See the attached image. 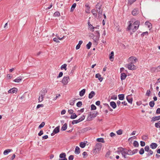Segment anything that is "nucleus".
Returning a JSON list of instances; mask_svg holds the SVG:
<instances>
[{
    "instance_id": "obj_1",
    "label": "nucleus",
    "mask_w": 160,
    "mask_h": 160,
    "mask_svg": "<svg viewBox=\"0 0 160 160\" xmlns=\"http://www.w3.org/2000/svg\"><path fill=\"white\" fill-rule=\"evenodd\" d=\"M129 24L127 28V30H132L133 32H135L139 27L140 22L137 21L135 22L132 24L131 22H129Z\"/></svg>"
},
{
    "instance_id": "obj_2",
    "label": "nucleus",
    "mask_w": 160,
    "mask_h": 160,
    "mask_svg": "<svg viewBox=\"0 0 160 160\" xmlns=\"http://www.w3.org/2000/svg\"><path fill=\"white\" fill-rule=\"evenodd\" d=\"M102 5L100 3H98L96 5V8L97 9V11L98 13V17H101L102 16V11L101 9Z\"/></svg>"
},
{
    "instance_id": "obj_3",
    "label": "nucleus",
    "mask_w": 160,
    "mask_h": 160,
    "mask_svg": "<svg viewBox=\"0 0 160 160\" xmlns=\"http://www.w3.org/2000/svg\"><path fill=\"white\" fill-rule=\"evenodd\" d=\"M102 144L100 142L97 143L94 146V150L96 152H99L101 149Z\"/></svg>"
},
{
    "instance_id": "obj_4",
    "label": "nucleus",
    "mask_w": 160,
    "mask_h": 160,
    "mask_svg": "<svg viewBox=\"0 0 160 160\" xmlns=\"http://www.w3.org/2000/svg\"><path fill=\"white\" fill-rule=\"evenodd\" d=\"M118 149L124 158H126L127 157H126V156L127 155V149L121 147L118 148Z\"/></svg>"
},
{
    "instance_id": "obj_5",
    "label": "nucleus",
    "mask_w": 160,
    "mask_h": 160,
    "mask_svg": "<svg viewBox=\"0 0 160 160\" xmlns=\"http://www.w3.org/2000/svg\"><path fill=\"white\" fill-rule=\"evenodd\" d=\"M125 66L129 70H134L136 69V67L132 63L126 64Z\"/></svg>"
},
{
    "instance_id": "obj_6",
    "label": "nucleus",
    "mask_w": 160,
    "mask_h": 160,
    "mask_svg": "<svg viewBox=\"0 0 160 160\" xmlns=\"http://www.w3.org/2000/svg\"><path fill=\"white\" fill-rule=\"evenodd\" d=\"M47 92V91H45V90H43V91H42V94L39 97L38 101L39 102H40L42 101L43 97L45 95V93Z\"/></svg>"
},
{
    "instance_id": "obj_7",
    "label": "nucleus",
    "mask_w": 160,
    "mask_h": 160,
    "mask_svg": "<svg viewBox=\"0 0 160 160\" xmlns=\"http://www.w3.org/2000/svg\"><path fill=\"white\" fill-rule=\"evenodd\" d=\"M59 157L60 158L59 159V160H68L66 158V154L65 153H62L60 154Z\"/></svg>"
},
{
    "instance_id": "obj_8",
    "label": "nucleus",
    "mask_w": 160,
    "mask_h": 160,
    "mask_svg": "<svg viewBox=\"0 0 160 160\" xmlns=\"http://www.w3.org/2000/svg\"><path fill=\"white\" fill-rule=\"evenodd\" d=\"M69 79V77H64L62 80V82L64 85L68 84Z\"/></svg>"
},
{
    "instance_id": "obj_9",
    "label": "nucleus",
    "mask_w": 160,
    "mask_h": 160,
    "mask_svg": "<svg viewBox=\"0 0 160 160\" xmlns=\"http://www.w3.org/2000/svg\"><path fill=\"white\" fill-rule=\"evenodd\" d=\"M98 112L97 111H95L92 114H90L88 115V117H89L90 118H94L95 117L98 115Z\"/></svg>"
},
{
    "instance_id": "obj_10",
    "label": "nucleus",
    "mask_w": 160,
    "mask_h": 160,
    "mask_svg": "<svg viewBox=\"0 0 160 160\" xmlns=\"http://www.w3.org/2000/svg\"><path fill=\"white\" fill-rule=\"evenodd\" d=\"M18 89L16 88H13L9 90L8 91L9 93H16L17 92Z\"/></svg>"
},
{
    "instance_id": "obj_11",
    "label": "nucleus",
    "mask_w": 160,
    "mask_h": 160,
    "mask_svg": "<svg viewBox=\"0 0 160 160\" xmlns=\"http://www.w3.org/2000/svg\"><path fill=\"white\" fill-rule=\"evenodd\" d=\"M150 146L151 148L154 149H156L157 148L158 144L156 143L152 142L150 145Z\"/></svg>"
},
{
    "instance_id": "obj_12",
    "label": "nucleus",
    "mask_w": 160,
    "mask_h": 160,
    "mask_svg": "<svg viewBox=\"0 0 160 160\" xmlns=\"http://www.w3.org/2000/svg\"><path fill=\"white\" fill-rule=\"evenodd\" d=\"M150 71L151 72H158L159 71V70L158 69L157 67H152L150 69Z\"/></svg>"
},
{
    "instance_id": "obj_13",
    "label": "nucleus",
    "mask_w": 160,
    "mask_h": 160,
    "mask_svg": "<svg viewBox=\"0 0 160 160\" xmlns=\"http://www.w3.org/2000/svg\"><path fill=\"white\" fill-rule=\"evenodd\" d=\"M95 77L98 78L100 82H101L103 80V78L101 77V76L99 73L96 74Z\"/></svg>"
},
{
    "instance_id": "obj_14",
    "label": "nucleus",
    "mask_w": 160,
    "mask_h": 160,
    "mask_svg": "<svg viewBox=\"0 0 160 160\" xmlns=\"http://www.w3.org/2000/svg\"><path fill=\"white\" fill-rule=\"evenodd\" d=\"M138 10L137 9H135L132 11V14L134 16L137 15L138 13Z\"/></svg>"
},
{
    "instance_id": "obj_15",
    "label": "nucleus",
    "mask_w": 160,
    "mask_h": 160,
    "mask_svg": "<svg viewBox=\"0 0 160 160\" xmlns=\"http://www.w3.org/2000/svg\"><path fill=\"white\" fill-rule=\"evenodd\" d=\"M95 93L94 91H92L89 94L88 98L89 99L92 98L95 95Z\"/></svg>"
},
{
    "instance_id": "obj_16",
    "label": "nucleus",
    "mask_w": 160,
    "mask_h": 160,
    "mask_svg": "<svg viewBox=\"0 0 160 160\" xmlns=\"http://www.w3.org/2000/svg\"><path fill=\"white\" fill-rule=\"evenodd\" d=\"M110 105L113 109L117 107L116 103L113 101L111 102H110Z\"/></svg>"
},
{
    "instance_id": "obj_17",
    "label": "nucleus",
    "mask_w": 160,
    "mask_h": 160,
    "mask_svg": "<svg viewBox=\"0 0 160 160\" xmlns=\"http://www.w3.org/2000/svg\"><path fill=\"white\" fill-rule=\"evenodd\" d=\"M127 75L125 73H122L121 74V80H124L127 77Z\"/></svg>"
},
{
    "instance_id": "obj_18",
    "label": "nucleus",
    "mask_w": 160,
    "mask_h": 160,
    "mask_svg": "<svg viewBox=\"0 0 160 160\" xmlns=\"http://www.w3.org/2000/svg\"><path fill=\"white\" fill-rule=\"evenodd\" d=\"M160 119V115L158 116L153 117L152 118L151 121L153 122L157 120H158Z\"/></svg>"
},
{
    "instance_id": "obj_19",
    "label": "nucleus",
    "mask_w": 160,
    "mask_h": 160,
    "mask_svg": "<svg viewBox=\"0 0 160 160\" xmlns=\"http://www.w3.org/2000/svg\"><path fill=\"white\" fill-rule=\"evenodd\" d=\"M86 92V89H83L79 92V95L81 97L83 96L85 94Z\"/></svg>"
},
{
    "instance_id": "obj_20",
    "label": "nucleus",
    "mask_w": 160,
    "mask_h": 160,
    "mask_svg": "<svg viewBox=\"0 0 160 160\" xmlns=\"http://www.w3.org/2000/svg\"><path fill=\"white\" fill-rule=\"evenodd\" d=\"M80 153V148L78 146L76 147L75 150V153L77 154H78Z\"/></svg>"
},
{
    "instance_id": "obj_21",
    "label": "nucleus",
    "mask_w": 160,
    "mask_h": 160,
    "mask_svg": "<svg viewBox=\"0 0 160 160\" xmlns=\"http://www.w3.org/2000/svg\"><path fill=\"white\" fill-rule=\"evenodd\" d=\"M53 132H54V133H58L59 131V126H58L56 127L53 130Z\"/></svg>"
},
{
    "instance_id": "obj_22",
    "label": "nucleus",
    "mask_w": 160,
    "mask_h": 160,
    "mask_svg": "<svg viewBox=\"0 0 160 160\" xmlns=\"http://www.w3.org/2000/svg\"><path fill=\"white\" fill-rule=\"evenodd\" d=\"M126 98L127 100L129 103L131 104L132 103V98H131L129 96H128Z\"/></svg>"
},
{
    "instance_id": "obj_23",
    "label": "nucleus",
    "mask_w": 160,
    "mask_h": 160,
    "mask_svg": "<svg viewBox=\"0 0 160 160\" xmlns=\"http://www.w3.org/2000/svg\"><path fill=\"white\" fill-rule=\"evenodd\" d=\"M88 26L90 28V30H93L92 31H93V30L95 28V27H93L92 25H91L89 21H88Z\"/></svg>"
},
{
    "instance_id": "obj_24",
    "label": "nucleus",
    "mask_w": 160,
    "mask_h": 160,
    "mask_svg": "<svg viewBox=\"0 0 160 160\" xmlns=\"http://www.w3.org/2000/svg\"><path fill=\"white\" fill-rule=\"evenodd\" d=\"M21 80H22V79L20 77H19L17 78L16 79H14L13 80V81L16 82H19Z\"/></svg>"
},
{
    "instance_id": "obj_25",
    "label": "nucleus",
    "mask_w": 160,
    "mask_h": 160,
    "mask_svg": "<svg viewBox=\"0 0 160 160\" xmlns=\"http://www.w3.org/2000/svg\"><path fill=\"white\" fill-rule=\"evenodd\" d=\"M91 129V128L90 127H87L82 129V132H85L88 130H90Z\"/></svg>"
},
{
    "instance_id": "obj_26",
    "label": "nucleus",
    "mask_w": 160,
    "mask_h": 160,
    "mask_svg": "<svg viewBox=\"0 0 160 160\" xmlns=\"http://www.w3.org/2000/svg\"><path fill=\"white\" fill-rule=\"evenodd\" d=\"M67 123H65L62 127V128H61V130L62 131H65L67 129Z\"/></svg>"
},
{
    "instance_id": "obj_27",
    "label": "nucleus",
    "mask_w": 160,
    "mask_h": 160,
    "mask_svg": "<svg viewBox=\"0 0 160 160\" xmlns=\"http://www.w3.org/2000/svg\"><path fill=\"white\" fill-rule=\"evenodd\" d=\"M118 98L120 100H123L124 97V95L123 94H119L118 95Z\"/></svg>"
},
{
    "instance_id": "obj_28",
    "label": "nucleus",
    "mask_w": 160,
    "mask_h": 160,
    "mask_svg": "<svg viewBox=\"0 0 160 160\" xmlns=\"http://www.w3.org/2000/svg\"><path fill=\"white\" fill-rule=\"evenodd\" d=\"M12 150L10 149H6L4 151L3 154L5 155H7L8 153L10 152Z\"/></svg>"
},
{
    "instance_id": "obj_29",
    "label": "nucleus",
    "mask_w": 160,
    "mask_h": 160,
    "mask_svg": "<svg viewBox=\"0 0 160 160\" xmlns=\"http://www.w3.org/2000/svg\"><path fill=\"white\" fill-rule=\"evenodd\" d=\"M148 153L147 154V157L150 156L152 155L153 154V152L151 149H150L149 151H148Z\"/></svg>"
},
{
    "instance_id": "obj_30",
    "label": "nucleus",
    "mask_w": 160,
    "mask_h": 160,
    "mask_svg": "<svg viewBox=\"0 0 160 160\" xmlns=\"http://www.w3.org/2000/svg\"><path fill=\"white\" fill-rule=\"evenodd\" d=\"M86 144V143H85L82 142L80 143L79 146L81 148H83L85 147Z\"/></svg>"
},
{
    "instance_id": "obj_31",
    "label": "nucleus",
    "mask_w": 160,
    "mask_h": 160,
    "mask_svg": "<svg viewBox=\"0 0 160 160\" xmlns=\"http://www.w3.org/2000/svg\"><path fill=\"white\" fill-rule=\"evenodd\" d=\"M86 12L87 13H89L90 12V7L88 5H86Z\"/></svg>"
},
{
    "instance_id": "obj_32",
    "label": "nucleus",
    "mask_w": 160,
    "mask_h": 160,
    "mask_svg": "<svg viewBox=\"0 0 160 160\" xmlns=\"http://www.w3.org/2000/svg\"><path fill=\"white\" fill-rule=\"evenodd\" d=\"M97 140L98 142H102V143H104L105 142L104 139L101 138H98L97 139Z\"/></svg>"
},
{
    "instance_id": "obj_33",
    "label": "nucleus",
    "mask_w": 160,
    "mask_h": 160,
    "mask_svg": "<svg viewBox=\"0 0 160 160\" xmlns=\"http://www.w3.org/2000/svg\"><path fill=\"white\" fill-rule=\"evenodd\" d=\"M133 145L134 147H138L139 146V143L137 141H135L133 142Z\"/></svg>"
},
{
    "instance_id": "obj_34",
    "label": "nucleus",
    "mask_w": 160,
    "mask_h": 160,
    "mask_svg": "<svg viewBox=\"0 0 160 160\" xmlns=\"http://www.w3.org/2000/svg\"><path fill=\"white\" fill-rule=\"evenodd\" d=\"M77 117V116L75 113H73L71 116L70 118L72 119H74L76 118Z\"/></svg>"
},
{
    "instance_id": "obj_35",
    "label": "nucleus",
    "mask_w": 160,
    "mask_h": 160,
    "mask_svg": "<svg viewBox=\"0 0 160 160\" xmlns=\"http://www.w3.org/2000/svg\"><path fill=\"white\" fill-rule=\"evenodd\" d=\"M67 65L66 64H64L62 65L61 67V69L62 70L64 69L66 70L67 69Z\"/></svg>"
},
{
    "instance_id": "obj_36",
    "label": "nucleus",
    "mask_w": 160,
    "mask_h": 160,
    "mask_svg": "<svg viewBox=\"0 0 160 160\" xmlns=\"http://www.w3.org/2000/svg\"><path fill=\"white\" fill-rule=\"evenodd\" d=\"M76 4L75 3H73L71 7V12H72L75 8L76 7Z\"/></svg>"
},
{
    "instance_id": "obj_37",
    "label": "nucleus",
    "mask_w": 160,
    "mask_h": 160,
    "mask_svg": "<svg viewBox=\"0 0 160 160\" xmlns=\"http://www.w3.org/2000/svg\"><path fill=\"white\" fill-rule=\"evenodd\" d=\"M145 24L146 25H147L148 27L149 28H151L152 26V24L149 22H146L145 23Z\"/></svg>"
},
{
    "instance_id": "obj_38",
    "label": "nucleus",
    "mask_w": 160,
    "mask_h": 160,
    "mask_svg": "<svg viewBox=\"0 0 160 160\" xmlns=\"http://www.w3.org/2000/svg\"><path fill=\"white\" fill-rule=\"evenodd\" d=\"M154 104H155V103L154 102V101H150L149 103V105L151 107H153Z\"/></svg>"
},
{
    "instance_id": "obj_39",
    "label": "nucleus",
    "mask_w": 160,
    "mask_h": 160,
    "mask_svg": "<svg viewBox=\"0 0 160 160\" xmlns=\"http://www.w3.org/2000/svg\"><path fill=\"white\" fill-rule=\"evenodd\" d=\"M82 105V102L81 101L78 102L76 104L77 107H80Z\"/></svg>"
},
{
    "instance_id": "obj_40",
    "label": "nucleus",
    "mask_w": 160,
    "mask_h": 160,
    "mask_svg": "<svg viewBox=\"0 0 160 160\" xmlns=\"http://www.w3.org/2000/svg\"><path fill=\"white\" fill-rule=\"evenodd\" d=\"M92 44V43L90 42H89L86 45L87 48L88 49H89L91 47Z\"/></svg>"
},
{
    "instance_id": "obj_41",
    "label": "nucleus",
    "mask_w": 160,
    "mask_h": 160,
    "mask_svg": "<svg viewBox=\"0 0 160 160\" xmlns=\"http://www.w3.org/2000/svg\"><path fill=\"white\" fill-rule=\"evenodd\" d=\"M155 126L157 128H160V121H159L158 122L155 123Z\"/></svg>"
},
{
    "instance_id": "obj_42",
    "label": "nucleus",
    "mask_w": 160,
    "mask_h": 160,
    "mask_svg": "<svg viewBox=\"0 0 160 160\" xmlns=\"http://www.w3.org/2000/svg\"><path fill=\"white\" fill-rule=\"evenodd\" d=\"M100 37L98 36H96V38L94 39V41L97 44V42L99 40Z\"/></svg>"
},
{
    "instance_id": "obj_43",
    "label": "nucleus",
    "mask_w": 160,
    "mask_h": 160,
    "mask_svg": "<svg viewBox=\"0 0 160 160\" xmlns=\"http://www.w3.org/2000/svg\"><path fill=\"white\" fill-rule=\"evenodd\" d=\"M127 155H132V154H131L132 153V151L131 150H128L127 149Z\"/></svg>"
},
{
    "instance_id": "obj_44",
    "label": "nucleus",
    "mask_w": 160,
    "mask_h": 160,
    "mask_svg": "<svg viewBox=\"0 0 160 160\" xmlns=\"http://www.w3.org/2000/svg\"><path fill=\"white\" fill-rule=\"evenodd\" d=\"M144 152V150L143 148H142L139 151V153L141 155L143 154Z\"/></svg>"
},
{
    "instance_id": "obj_45",
    "label": "nucleus",
    "mask_w": 160,
    "mask_h": 160,
    "mask_svg": "<svg viewBox=\"0 0 160 160\" xmlns=\"http://www.w3.org/2000/svg\"><path fill=\"white\" fill-rule=\"evenodd\" d=\"M91 110H95L96 109V107L94 104H92L91 105Z\"/></svg>"
},
{
    "instance_id": "obj_46",
    "label": "nucleus",
    "mask_w": 160,
    "mask_h": 160,
    "mask_svg": "<svg viewBox=\"0 0 160 160\" xmlns=\"http://www.w3.org/2000/svg\"><path fill=\"white\" fill-rule=\"evenodd\" d=\"M144 149L146 152H148V151H149L150 150V148L149 146H146L144 148Z\"/></svg>"
},
{
    "instance_id": "obj_47",
    "label": "nucleus",
    "mask_w": 160,
    "mask_h": 160,
    "mask_svg": "<svg viewBox=\"0 0 160 160\" xmlns=\"http://www.w3.org/2000/svg\"><path fill=\"white\" fill-rule=\"evenodd\" d=\"M45 124L44 122H42L38 126V128H41L44 127Z\"/></svg>"
},
{
    "instance_id": "obj_48",
    "label": "nucleus",
    "mask_w": 160,
    "mask_h": 160,
    "mask_svg": "<svg viewBox=\"0 0 160 160\" xmlns=\"http://www.w3.org/2000/svg\"><path fill=\"white\" fill-rule=\"evenodd\" d=\"M75 101V100H70L69 101L70 105H72V106L74 105V104Z\"/></svg>"
},
{
    "instance_id": "obj_49",
    "label": "nucleus",
    "mask_w": 160,
    "mask_h": 160,
    "mask_svg": "<svg viewBox=\"0 0 160 160\" xmlns=\"http://www.w3.org/2000/svg\"><path fill=\"white\" fill-rule=\"evenodd\" d=\"M114 56V52L113 51H112L110 54L109 55V58L110 59H111L113 58Z\"/></svg>"
},
{
    "instance_id": "obj_50",
    "label": "nucleus",
    "mask_w": 160,
    "mask_h": 160,
    "mask_svg": "<svg viewBox=\"0 0 160 160\" xmlns=\"http://www.w3.org/2000/svg\"><path fill=\"white\" fill-rule=\"evenodd\" d=\"M122 131L121 129H119L117 131V134L120 135L122 134Z\"/></svg>"
},
{
    "instance_id": "obj_51",
    "label": "nucleus",
    "mask_w": 160,
    "mask_h": 160,
    "mask_svg": "<svg viewBox=\"0 0 160 160\" xmlns=\"http://www.w3.org/2000/svg\"><path fill=\"white\" fill-rule=\"evenodd\" d=\"M60 15V13L58 12H56L54 14V16L58 17Z\"/></svg>"
},
{
    "instance_id": "obj_52",
    "label": "nucleus",
    "mask_w": 160,
    "mask_h": 160,
    "mask_svg": "<svg viewBox=\"0 0 160 160\" xmlns=\"http://www.w3.org/2000/svg\"><path fill=\"white\" fill-rule=\"evenodd\" d=\"M83 157V158H85L86 157H87L88 155L87 152H84L82 153Z\"/></svg>"
},
{
    "instance_id": "obj_53",
    "label": "nucleus",
    "mask_w": 160,
    "mask_h": 160,
    "mask_svg": "<svg viewBox=\"0 0 160 160\" xmlns=\"http://www.w3.org/2000/svg\"><path fill=\"white\" fill-rule=\"evenodd\" d=\"M137 59L135 57L132 56L128 58V60H137Z\"/></svg>"
},
{
    "instance_id": "obj_54",
    "label": "nucleus",
    "mask_w": 160,
    "mask_h": 160,
    "mask_svg": "<svg viewBox=\"0 0 160 160\" xmlns=\"http://www.w3.org/2000/svg\"><path fill=\"white\" fill-rule=\"evenodd\" d=\"M136 1V0H128V3L130 5H131Z\"/></svg>"
},
{
    "instance_id": "obj_55",
    "label": "nucleus",
    "mask_w": 160,
    "mask_h": 160,
    "mask_svg": "<svg viewBox=\"0 0 160 160\" xmlns=\"http://www.w3.org/2000/svg\"><path fill=\"white\" fill-rule=\"evenodd\" d=\"M138 152V149H135L132 151V153L131 154H132V155L134 154L137 153Z\"/></svg>"
},
{
    "instance_id": "obj_56",
    "label": "nucleus",
    "mask_w": 160,
    "mask_h": 160,
    "mask_svg": "<svg viewBox=\"0 0 160 160\" xmlns=\"http://www.w3.org/2000/svg\"><path fill=\"white\" fill-rule=\"evenodd\" d=\"M142 138L143 140H146L148 138V136L146 135H143L142 136Z\"/></svg>"
},
{
    "instance_id": "obj_57",
    "label": "nucleus",
    "mask_w": 160,
    "mask_h": 160,
    "mask_svg": "<svg viewBox=\"0 0 160 160\" xmlns=\"http://www.w3.org/2000/svg\"><path fill=\"white\" fill-rule=\"evenodd\" d=\"M140 145L142 147L144 146L145 145V142L142 141H141L140 142Z\"/></svg>"
},
{
    "instance_id": "obj_58",
    "label": "nucleus",
    "mask_w": 160,
    "mask_h": 160,
    "mask_svg": "<svg viewBox=\"0 0 160 160\" xmlns=\"http://www.w3.org/2000/svg\"><path fill=\"white\" fill-rule=\"evenodd\" d=\"M148 32H143V33L141 34V36H142V37H143L144 36V35H146V36H147V35H148Z\"/></svg>"
},
{
    "instance_id": "obj_59",
    "label": "nucleus",
    "mask_w": 160,
    "mask_h": 160,
    "mask_svg": "<svg viewBox=\"0 0 160 160\" xmlns=\"http://www.w3.org/2000/svg\"><path fill=\"white\" fill-rule=\"evenodd\" d=\"M105 105L106 106L108 107V109L110 111L112 112L113 111V109L111 108L109 106V105H108V104L106 103Z\"/></svg>"
},
{
    "instance_id": "obj_60",
    "label": "nucleus",
    "mask_w": 160,
    "mask_h": 160,
    "mask_svg": "<svg viewBox=\"0 0 160 160\" xmlns=\"http://www.w3.org/2000/svg\"><path fill=\"white\" fill-rule=\"evenodd\" d=\"M74 156L72 155H70L68 158L69 160H73V159Z\"/></svg>"
},
{
    "instance_id": "obj_61",
    "label": "nucleus",
    "mask_w": 160,
    "mask_h": 160,
    "mask_svg": "<svg viewBox=\"0 0 160 160\" xmlns=\"http://www.w3.org/2000/svg\"><path fill=\"white\" fill-rule=\"evenodd\" d=\"M63 75V73L62 72H60L58 76H57V78H58L62 76Z\"/></svg>"
},
{
    "instance_id": "obj_62",
    "label": "nucleus",
    "mask_w": 160,
    "mask_h": 160,
    "mask_svg": "<svg viewBox=\"0 0 160 160\" xmlns=\"http://www.w3.org/2000/svg\"><path fill=\"white\" fill-rule=\"evenodd\" d=\"M110 151H108V152H107L106 155H105V157H109V156L110 155Z\"/></svg>"
},
{
    "instance_id": "obj_63",
    "label": "nucleus",
    "mask_w": 160,
    "mask_h": 160,
    "mask_svg": "<svg viewBox=\"0 0 160 160\" xmlns=\"http://www.w3.org/2000/svg\"><path fill=\"white\" fill-rule=\"evenodd\" d=\"M150 91L149 90H148L147 91L146 95V96H149L150 94Z\"/></svg>"
},
{
    "instance_id": "obj_64",
    "label": "nucleus",
    "mask_w": 160,
    "mask_h": 160,
    "mask_svg": "<svg viewBox=\"0 0 160 160\" xmlns=\"http://www.w3.org/2000/svg\"><path fill=\"white\" fill-rule=\"evenodd\" d=\"M156 113L157 114H160V108H158L157 109V110H156Z\"/></svg>"
}]
</instances>
